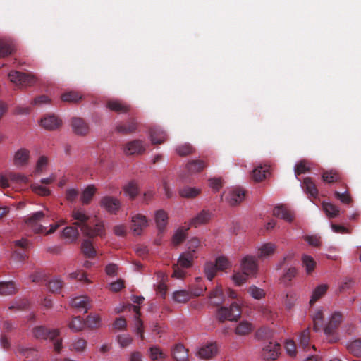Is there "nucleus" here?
<instances>
[{
  "label": "nucleus",
  "instance_id": "f257e3e1",
  "mask_svg": "<svg viewBox=\"0 0 361 361\" xmlns=\"http://www.w3.org/2000/svg\"><path fill=\"white\" fill-rule=\"evenodd\" d=\"M72 217L75 221L73 225L79 227L84 235L89 238L104 235L103 223L102 221H90V216L81 208H75L72 211Z\"/></svg>",
  "mask_w": 361,
  "mask_h": 361
},
{
  "label": "nucleus",
  "instance_id": "f8f14e48",
  "mask_svg": "<svg viewBox=\"0 0 361 361\" xmlns=\"http://www.w3.org/2000/svg\"><path fill=\"white\" fill-rule=\"evenodd\" d=\"M242 271L249 276H255L258 270V264L255 257L246 255L244 257L240 263Z\"/></svg>",
  "mask_w": 361,
  "mask_h": 361
},
{
  "label": "nucleus",
  "instance_id": "ea45409f",
  "mask_svg": "<svg viewBox=\"0 0 361 361\" xmlns=\"http://www.w3.org/2000/svg\"><path fill=\"white\" fill-rule=\"evenodd\" d=\"M298 274V269L295 267H290L286 269L281 276L282 282L288 286L290 282L294 279Z\"/></svg>",
  "mask_w": 361,
  "mask_h": 361
},
{
  "label": "nucleus",
  "instance_id": "20e7f679",
  "mask_svg": "<svg viewBox=\"0 0 361 361\" xmlns=\"http://www.w3.org/2000/svg\"><path fill=\"white\" fill-rule=\"evenodd\" d=\"M194 255L192 252H185L183 253L178 259V264L173 266V272L172 277L182 279L185 276V271L180 269L179 267L182 268H188L191 267Z\"/></svg>",
  "mask_w": 361,
  "mask_h": 361
},
{
  "label": "nucleus",
  "instance_id": "6e6d98bb",
  "mask_svg": "<svg viewBox=\"0 0 361 361\" xmlns=\"http://www.w3.org/2000/svg\"><path fill=\"white\" fill-rule=\"evenodd\" d=\"M87 341L83 338H77L75 340L71 345V350H75L77 352H83L86 349Z\"/></svg>",
  "mask_w": 361,
  "mask_h": 361
},
{
  "label": "nucleus",
  "instance_id": "7ed1b4c3",
  "mask_svg": "<svg viewBox=\"0 0 361 361\" xmlns=\"http://www.w3.org/2000/svg\"><path fill=\"white\" fill-rule=\"evenodd\" d=\"M30 242L25 239L15 240L13 242L11 259L15 262H24L28 259L26 250L29 248Z\"/></svg>",
  "mask_w": 361,
  "mask_h": 361
},
{
  "label": "nucleus",
  "instance_id": "4468645a",
  "mask_svg": "<svg viewBox=\"0 0 361 361\" xmlns=\"http://www.w3.org/2000/svg\"><path fill=\"white\" fill-rule=\"evenodd\" d=\"M273 214L287 222H293L295 219V213L288 208L286 204H279L273 209Z\"/></svg>",
  "mask_w": 361,
  "mask_h": 361
},
{
  "label": "nucleus",
  "instance_id": "473e14b6",
  "mask_svg": "<svg viewBox=\"0 0 361 361\" xmlns=\"http://www.w3.org/2000/svg\"><path fill=\"white\" fill-rule=\"evenodd\" d=\"M209 297L212 300V303L214 305L218 306L220 304H221L224 300L223 291L221 287H216L214 290H212L210 292Z\"/></svg>",
  "mask_w": 361,
  "mask_h": 361
},
{
  "label": "nucleus",
  "instance_id": "2f4dec72",
  "mask_svg": "<svg viewBox=\"0 0 361 361\" xmlns=\"http://www.w3.org/2000/svg\"><path fill=\"white\" fill-rule=\"evenodd\" d=\"M17 288L13 281L0 282V295H9L16 293Z\"/></svg>",
  "mask_w": 361,
  "mask_h": 361
},
{
  "label": "nucleus",
  "instance_id": "c85d7f7f",
  "mask_svg": "<svg viewBox=\"0 0 361 361\" xmlns=\"http://www.w3.org/2000/svg\"><path fill=\"white\" fill-rule=\"evenodd\" d=\"M15 50V45L10 39H0V58L7 56Z\"/></svg>",
  "mask_w": 361,
  "mask_h": 361
},
{
  "label": "nucleus",
  "instance_id": "c9c22d12",
  "mask_svg": "<svg viewBox=\"0 0 361 361\" xmlns=\"http://www.w3.org/2000/svg\"><path fill=\"white\" fill-rule=\"evenodd\" d=\"M302 263L307 274H311L316 267L315 260L307 255H303L302 256Z\"/></svg>",
  "mask_w": 361,
  "mask_h": 361
},
{
  "label": "nucleus",
  "instance_id": "ddd939ff",
  "mask_svg": "<svg viewBox=\"0 0 361 361\" xmlns=\"http://www.w3.org/2000/svg\"><path fill=\"white\" fill-rule=\"evenodd\" d=\"M224 196L228 203H240L245 200L244 190L239 188L226 190L224 192Z\"/></svg>",
  "mask_w": 361,
  "mask_h": 361
},
{
  "label": "nucleus",
  "instance_id": "b1692460",
  "mask_svg": "<svg viewBox=\"0 0 361 361\" xmlns=\"http://www.w3.org/2000/svg\"><path fill=\"white\" fill-rule=\"evenodd\" d=\"M211 218V213L207 212L205 210L202 211L199 213L195 217L192 218L190 223L188 224L190 226H194L197 228V226L207 224Z\"/></svg>",
  "mask_w": 361,
  "mask_h": 361
},
{
  "label": "nucleus",
  "instance_id": "de8ad7c7",
  "mask_svg": "<svg viewBox=\"0 0 361 361\" xmlns=\"http://www.w3.org/2000/svg\"><path fill=\"white\" fill-rule=\"evenodd\" d=\"M322 209L329 218H334L339 214L336 204H322Z\"/></svg>",
  "mask_w": 361,
  "mask_h": 361
},
{
  "label": "nucleus",
  "instance_id": "603ef678",
  "mask_svg": "<svg viewBox=\"0 0 361 361\" xmlns=\"http://www.w3.org/2000/svg\"><path fill=\"white\" fill-rule=\"evenodd\" d=\"M85 325L91 329H97L101 326V318L98 315H90L85 321Z\"/></svg>",
  "mask_w": 361,
  "mask_h": 361
},
{
  "label": "nucleus",
  "instance_id": "7c9ffc66",
  "mask_svg": "<svg viewBox=\"0 0 361 361\" xmlns=\"http://www.w3.org/2000/svg\"><path fill=\"white\" fill-rule=\"evenodd\" d=\"M172 354L177 361H188V350L182 344H177L173 348Z\"/></svg>",
  "mask_w": 361,
  "mask_h": 361
},
{
  "label": "nucleus",
  "instance_id": "bb28decb",
  "mask_svg": "<svg viewBox=\"0 0 361 361\" xmlns=\"http://www.w3.org/2000/svg\"><path fill=\"white\" fill-rule=\"evenodd\" d=\"M97 189L93 184L85 186L81 191L80 200L85 202H89L92 200L94 195L96 194Z\"/></svg>",
  "mask_w": 361,
  "mask_h": 361
},
{
  "label": "nucleus",
  "instance_id": "4d7b16f0",
  "mask_svg": "<svg viewBox=\"0 0 361 361\" xmlns=\"http://www.w3.org/2000/svg\"><path fill=\"white\" fill-rule=\"evenodd\" d=\"M63 282L58 278L54 279L49 282V289L52 293H58L63 287Z\"/></svg>",
  "mask_w": 361,
  "mask_h": 361
},
{
  "label": "nucleus",
  "instance_id": "0e129e2a",
  "mask_svg": "<svg viewBox=\"0 0 361 361\" xmlns=\"http://www.w3.org/2000/svg\"><path fill=\"white\" fill-rule=\"evenodd\" d=\"M322 178L327 183H332L336 181L338 178V174L336 171L331 170L329 171H325L322 174Z\"/></svg>",
  "mask_w": 361,
  "mask_h": 361
},
{
  "label": "nucleus",
  "instance_id": "5701e85b",
  "mask_svg": "<svg viewBox=\"0 0 361 361\" xmlns=\"http://www.w3.org/2000/svg\"><path fill=\"white\" fill-rule=\"evenodd\" d=\"M123 191L126 197L130 200H133L138 193L137 183L134 180L126 183L123 187Z\"/></svg>",
  "mask_w": 361,
  "mask_h": 361
},
{
  "label": "nucleus",
  "instance_id": "9d476101",
  "mask_svg": "<svg viewBox=\"0 0 361 361\" xmlns=\"http://www.w3.org/2000/svg\"><path fill=\"white\" fill-rule=\"evenodd\" d=\"M281 353V345L277 343L269 342L262 348V356L267 361L276 360Z\"/></svg>",
  "mask_w": 361,
  "mask_h": 361
},
{
  "label": "nucleus",
  "instance_id": "c756f323",
  "mask_svg": "<svg viewBox=\"0 0 361 361\" xmlns=\"http://www.w3.org/2000/svg\"><path fill=\"white\" fill-rule=\"evenodd\" d=\"M166 139V135L159 127H155L152 129L150 133V140L153 144H160Z\"/></svg>",
  "mask_w": 361,
  "mask_h": 361
},
{
  "label": "nucleus",
  "instance_id": "4c0bfd02",
  "mask_svg": "<svg viewBox=\"0 0 361 361\" xmlns=\"http://www.w3.org/2000/svg\"><path fill=\"white\" fill-rule=\"evenodd\" d=\"M30 188L33 192L39 196L46 197L51 194V190L40 182L32 183Z\"/></svg>",
  "mask_w": 361,
  "mask_h": 361
},
{
  "label": "nucleus",
  "instance_id": "2eb2a0df",
  "mask_svg": "<svg viewBox=\"0 0 361 361\" xmlns=\"http://www.w3.org/2000/svg\"><path fill=\"white\" fill-rule=\"evenodd\" d=\"M147 226V220L145 216L137 214L132 217V229L135 235H140Z\"/></svg>",
  "mask_w": 361,
  "mask_h": 361
},
{
  "label": "nucleus",
  "instance_id": "3c124183",
  "mask_svg": "<svg viewBox=\"0 0 361 361\" xmlns=\"http://www.w3.org/2000/svg\"><path fill=\"white\" fill-rule=\"evenodd\" d=\"M215 266L217 270L224 271L231 267V263L228 258L224 256L218 257L215 261Z\"/></svg>",
  "mask_w": 361,
  "mask_h": 361
},
{
  "label": "nucleus",
  "instance_id": "e433bc0d",
  "mask_svg": "<svg viewBox=\"0 0 361 361\" xmlns=\"http://www.w3.org/2000/svg\"><path fill=\"white\" fill-rule=\"evenodd\" d=\"M81 249L82 253L89 258H94L96 255V250L92 245V243L87 239L82 243Z\"/></svg>",
  "mask_w": 361,
  "mask_h": 361
},
{
  "label": "nucleus",
  "instance_id": "f3484780",
  "mask_svg": "<svg viewBox=\"0 0 361 361\" xmlns=\"http://www.w3.org/2000/svg\"><path fill=\"white\" fill-rule=\"evenodd\" d=\"M61 123V120L55 115H47L40 121L41 126L47 130H54Z\"/></svg>",
  "mask_w": 361,
  "mask_h": 361
},
{
  "label": "nucleus",
  "instance_id": "f704fd0d",
  "mask_svg": "<svg viewBox=\"0 0 361 361\" xmlns=\"http://www.w3.org/2000/svg\"><path fill=\"white\" fill-rule=\"evenodd\" d=\"M253 330L252 324L247 321H242L235 328V334L240 336L249 334Z\"/></svg>",
  "mask_w": 361,
  "mask_h": 361
},
{
  "label": "nucleus",
  "instance_id": "f03ea898",
  "mask_svg": "<svg viewBox=\"0 0 361 361\" xmlns=\"http://www.w3.org/2000/svg\"><path fill=\"white\" fill-rule=\"evenodd\" d=\"M29 177L24 173L6 171L0 173V188L5 189L11 187V184L27 183Z\"/></svg>",
  "mask_w": 361,
  "mask_h": 361
},
{
  "label": "nucleus",
  "instance_id": "a211bd4d",
  "mask_svg": "<svg viewBox=\"0 0 361 361\" xmlns=\"http://www.w3.org/2000/svg\"><path fill=\"white\" fill-rule=\"evenodd\" d=\"M71 305L73 307L83 310L85 313L87 312L88 310L91 308L90 300L85 295L73 298L71 301Z\"/></svg>",
  "mask_w": 361,
  "mask_h": 361
},
{
  "label": "nucleus",
  "instance_id": "423d86ee",
  "mask_svg": "<svg viewBox=\"0 0 361 361\" xmlns=\"http://www.w3.org/2000/svg\"><path fill=\"white\" fill-rule=\"evenodd\" d=\"M343 320V315L340 312H335L332 314L330 320L327 325L324 328V334L327 336H332L329 339L331 343H335L338 341L337 336L334 335L337 328Z\"/></svg>",
  "mask_w": 361,
  "mask_h": 361
},
{
  "label": "nucleus",
  "instance_id": "6ab92c4d",
  "mask_svg": "<svg viewBox=\"0 0 361 361\" xmlns=\"http://www.w3.org/2000/svg\"><path fill=\"white\" fill-rule=\"evenodd\" d=\"M145 145L140 140H134L128 142L124 147V152L126 154H135L142 152L145 150Z\"/></svg>",
  "mask_w": 361,
  "mask_h": 361
},
{
  "label": "nucleus",
  "instance_id": "a18cd8bd",
  "mask_svg": "<svg viewBox=\"0 0 361 361\" xmlns=\"http://www.w3.org/2000/svg\"><path fill=\"white\" fill-rule=\"evenodd\" d=\"M63 235L65 238L68 239L71 241L75 240L78 235L79 231L75 226H67L63 231Z\"/></svg>",
  "mask_w": 361,
  "mask_h": 361
},
{
  "label": "nucleus",
  "instance_id": "13d9d810",
  "mask_svg": "<svg viewBox=\"0 0 361 361\" xmlns=\"http://www.w3.org/2000/svg\"><path fill=\"white\" fill-rule=\"evenodd\" d=\"M79 190L76 185L69 187L66 189L65 195L68 201H74L78 196Z\"/></svg>",
  "mask_w": 361,
  "mask_h": 361
},
{
  "label": "nucleus",
  "instance_id": "aec40b11",
  "mask_svg": "<svg viewBox=\"0 0 361 361\" xmlns=\"http://www.w3.org/2000/svg\"><path fill=\"white\" fill-rule=\"evenodd\" d=\"M276 250L275 244L271 243H267L263 244L258 249L257 257L260 259H267L274 255Z\"/></svg>",
  "mask_w": 361,
  "mask_h": 361
},
{
  "label": "nucleus",
  "instance_id": "864d4df0",
  "mask_svg": "<svg viewBox=\"0 0 361 361\" xmlns=\"http://www.w3.org/2000/svg\"><path fill=\"white\" fill-rule=\"evenodd\" d=\"M217 269L213 262H207L204 266V273L209 281L212 279L216 276Z\"/></svg>",
  "mask_w": 361,
  "mask_h": 361
},
{
  "label": "nucleus",
  "instance_id": "052dcab7",
  "mask_svg": "<svg viewBox=\"0 0 361 361\" xmlns=\"http://www.w3.org/2000/svg\"><path fill=\"white\" fill-rule=\"evenodd\" d=\"M116 340L121 348L128 347L133 341L132 337L128 334H120L117 336Z\"/></svg>",
  "mask_w": 361,
  "mask_h": 361
},
{
  "label": "nucleus",
  "instance_id": "09e8293b",
  "mask_svg": "<svg viewBox=\"0 0 361 361\" xmlns=\"http://www.w3.org/2000/svg\"><path fill=\"white\" fill-rule=\"evenodd\" d=\"M200 189L197 188L185 187L180 190V195L183 197H194L200 192Z\"/></svg>",
  "mask_w": 361,
  "mask_h": 361
},
{
  "label": "nucleus",
  "instance_id": "49530a36",
  "mask_svg": "<svg viewBox=\"0 0 361 361\" xmlns=\"http://www.w3.org/2000/svg\"><path fill=\"white\" fill-rule=\"evenodd\" d=\"M310 164L305 160L297 162L294 166V173L297 177L301 173H304L310 169Z\"/></svg>",
  "mask_w": 361,
  "mask_h": 361
},
{
  "label": "nucleus",
  "instance_id": "6e6552de",
  "mask_svg": "<svg viewBox=\"0 0 361 361\" xmlns=\"http://www.w3.org/2000/svg\"><path fill=\"white\" fill-rule=\"evenodd\" d=\"M46 216L43 212H37L32 216L25 219V224L29 226L35 233H42L46 231V227L40 224L42 219Z\"/></svg>",
  "mask_w": 361,
  "mask_h": 361
},
{
  "label": "nucleus",
  "instance_id": "72a5a7b5",
  "mask_svg": "<svg viewBox=\"0 0 361 361\" xmlns=\"http://www.w3.org/2000/svg\"><path fill=\"white\" fill-rule=\"evenodd\" d=\"M47 158L45 156H40L36 162L33 173L35 175H41L47 171Z\"/></svg>",
  "mask_w": 361,
  "mask_h": 361
},
{
  "label": "nucleus",
  "instance_id": "e2e57ef3",
  "mask_svg": "<svg viewBox=\"0 0 361 361\" xmlns=\"http://www.w3.org/2000/svg\"><path fill=\"white\" fill-rule=\"evenodd\" d=\"M200 240L198 238L192 237L187 243V247L188 249V252H192V253L194 255L196 249L200 246Z\"/></svg>",
  "mask_w": 361,
  "mask_h": 361
},
{
  "label": "nucleus",
  "instance_id": "a878e982",
  "mask_svg": "<svg viewBox=\"0 0 361 361\" xmlns=\"http://www.w3.org/2000/svg\"><path fill=\"white\" fill-rule=\"evenodd\" d=\"M72 128L73 132L79 135H85L88 131L87 125L80 118H75L73 119Z\"/></svg>",
  "mask_w": 361,
  "mask_h": 361
},
{
  "label": "nucleus",
  "instance_id": "79ce46f5",
  "mask_svg": "<svg viewBox=\"0 0 361 361\" xmlns=\"http://www.w3.org/2000/svg\"><path fill=\"white\" fill-rule=\"evenodd\" d=\"M107 106L110 110L119 113L126 112L128 109V105L118 100L109 101L107 103Z\"/></svg>",
  "mask_w": 361,
  "mask_h": 361
},
{
  "label": "nucleus",
  "instance_id": "8fccbe9b",
  "mask_svg": "<svg viewBox=\"0 0 361 361\" xmlns=\"http://www.w3.org/2000/svg\"><path fill=\"white\" fill-rule=\"evenodd\" d=\"M190 294L186 290H178L173 293V300L179 303H185L190 300Z\"/></svg>",
  "mask_w": 361,
  "mask_h": 361
},
{
  "label": "nucleus",
  "instance_id": "393cba45",
  "mask_svg": "<svg viewBox=\"0 0 361 361\" xmlns=\"http://www.w3.org/2000/svg\"><path fill=\"white\" fill-rule=\"evenodd\" d=\"M300 185L305 192L310 197H316L317 196V189L311 178H305L303 182L300 183Z\"/></svg>",
  "mask_w": 361,
  "mask_h": 361
},
{
  "label": "nucleus",
  "instance_id": "39448f33",
  "mask_svg": "<svg viewBox=\"0 0 361 361\" xmlns=\"http://www.w3.org/2000/svg\"><path fill=\"white\" fill-rule=\"evenodd\" d=\"M241 315L240 306L233 302L229 307H221L217 312V319L220 322H224L228 319L230 321L237 320Z\"/></svg>",
  "mask_w": 361,
  "mask_h": 361
},
{
  "label": "nucleus",
  "instance_id": "412c9836",
  "mask_svg": "<svg viewBox=\"0 0 361 361\" xmlns=\"http://www.w3.org/2000/svg\"><path fill=\"white\" fill-rule=\"evenodd\" d=\"M217 353V347L216 343H209L202 346L199 352V356L202 359H210Z\"/></svg>",
  "mask_w": 361,
  "mask_h": 361
},
{
  "label": "nucleus",
  "instance_id": "0eeeda50",
  "mask_svg": "<svg viewBox=\"0 0 361 361\" xmlns=\"http://www.w3.org/2000/svg\"><path fill=\"white\" fill-rule=\"evenodd\" d=\"M10 81L18 87L28 86L36 82V78L30 74H25L19 71H11L8 75Z\"/></svg>",
  "mask_w": 361,
  "mask_h": 361
},
{
  "label": "nucleus",
  "instance_id": "774afa93",
  "mask_svg": "<svg viewBox=\"0 0 361 361\" xmlns=\"http://www.w3.org/2000/svg\"><path fill=\"white\" fill-rule=\"evenodd\" d=\"M176 151L178 154L184 156L191 153L192 152V147L189 144H184L177 147Z\"/></svg>",
  "mask_w": 361,
  "mask_h": 361
},
{
  "label": "nucleus",
  "instance_id": "338daca9",
  "mask_svg": "<svg viewBox=\"0 0 361 361\" xmlns=\"http://www.w3.org/2000/svg\"><path fill=\"white\" fill-rule=\"evenodd\" d=\"M61 99L63 101L72 102H78L80 99V97L76 92H69L62 94Z\"/></svg>",
  "mask_w": 361,
  "mask_h": 361
},
{
  "label": "nucleus",
  "instance_id": "cd10ccee",
  "mask_svg": "<svg viewBox=\"0 0 361 361\" xmlns=\"http://www.w3.org/2000/svg\"><path fill=\"white\" fill-rule=\"evenodd\" d=\"M269 174V166L264 165H259L252 171V178L255 181H261Z\"/></svg>",
  "mask_w": 361,
  "mask_h": 361
},
{
  "label": "nucleus",
  "instance_id": "58836bf2",
  "mask_svg": "<svg viewBox=\"0 0 361 361\" xmlns=\"http://www.w3.org/2000/svg\"><path fill=\"white\" fill-rule=\"evenodd\" d=\"M328 286L326 284H321L316 287L312 293V295L310 300V304L312 305L317 300L321 298L327 291Z\"/></svg>",
  "mask_w": 361,
  "mask_h": 361
},
{
  "label": "nucleus",
  "instance_id": "a19ab883",
  "mask_svg": "<svg viewBox=\"0 0 361 361\" xmlns=\"http://www.w3.org/2000/svg\"><path fill=\"white\" fill-rule=\"evenodd\" d=\"M346 348L350 353L355 357H361V339H356L349 343Z\"/></svg>",
  "mask_w": 361,
  "mask_h": 361
},
{
  "label": "nucleus",
  "instance_id": "dca6fc26",
  "mask_svg": "<svg viewBox=\"0 0 361 361\" xmlns=\"http://www.w3.org/2000/svg\"><path fill=\"white\" fill-rule=\"evenodd\" d=\"M190 225L185 223L184 226H180L175 232L172 237V243L177 246L180 245L186 238L188 231L190 229Z\"/></svg>",
  "mask_w": 361,
  "mask_h": 361
},
{
  "label": "nucleus",
  "instance_id": "4be33fe9",
  "mask_svg": "<svg viewBox=\"0 0 361 361\" xmlns=\"http://www.w3.org/2000/svg\"><path fill=\"white\" fill-rule=\"evenodd\" d=\"M168 219V214L164 210L159 209L157 211L155 214V221L159 233H162L165 231Z\"/></svg>",
  "mask_w": 361,
  "mask_h": 361
},
{
  "label": "nucleus",
  "instance_id": "69168bd1",
  "mask_svg": "<svg viewBox=\"0 0 361 361\" xmlns=\"http://www.w3.org/2000/svg\"><path fill=\"white\" fill-rule=\"evenodd\" d=\"M248 276V274H246L243 271L242 273H234L232 278L236 285L240 286L246 282Z\"/></svg>",
  "mask_w": 361,
  "mask_h": 361
},
{
  "label": "nucleus",
  "instance_id": "5fc2aeb1",
  "mask_svg": "<svg viewBox=\"0 0 361 361\" xmlns=\"http://www.w3.org/2000/svg\"><path fill=\"white\" fill-rule=\"evenodd\" d=\"M149 356L152 361H158L165 358L162 350L157 346H152L149 348Z\"/></svg>",
  "mask_w": 361,
  "mask_h": 361
},
{
  "label": "nucleus",
  "instance_id": "37998d69",
  "mask_svg": "<svg viewBox=\"0 0 361 361\" xmlns=\"http://www.w3.org/2000/svg\"><path fill=\"white\" fill-rule=\"evenodd\" d=\"M85 326V322L80 316L73 317L68 324L70 329L75 332L82 331Z\"/></svg>",
  "mask_w": 361,
  "mask_h": 361
},
{
  "label": "nucleus",
  "instance_id": "c03bdc74",
  "mask_svg": "<svg viewBox=\"0 0 361 361\" xmlns=\"http://www.w3.org/2000/svg\"><path fill=\"white\" fill-rule=\"evenodd\" d=\"M310 331L309 328L302 331L299 336L300 347L304 350L310 347Z\"/></svg>",
  "mask_w": 361,
  "mask_h": 361
},
{
  "label": "nucleus",
  "instance_id": "bf43d9fd",
  "mask_svg": "<svg viewBox=\"0 0 361 361\" xmlns=\"http://www.w3.org/2000/svg\"><path fill=\"white\" fill-rule=\"evenodd\" d=\"M205 167L204 161L197 160L190 162L188 164V169L190 172H198L202 170Z\"/></svg>",
  "mask_w": 361,
  "mask_h": 361
},
{
  "label": "nucleus",
  "instance_id": "1a4fd4ad",
  "mask_svg": "<svg viewBox=\"0 0 361 361\" xmlns=\"http://www.w3.org/2000/svg\"><path fill=\"white\" fill-rule=\"evenodd\" d=\"M30 151L26 148L17 149L13 155V164L18 169L26 167L30 162Z\"/></svg>",
  "mask_w": 361,
  "mask_h": 361
},
{
  "label": "nucleus",
  "instance_id": "680f3d73",
  "mask_svg": "<svg viewBox=\"0 0 361 361\" xmlns=\"http://www.w3.org/2000/svg\"><path fill=\"white\" fill-rule=\"evenodd\" d=\"M248 293L253 297L255 299L259 300L264 297L265 293L263 289H261L255 286H252L250 287L248 290Z\"/></svg>",
  "mask_w": 361,
  "mask_h": 361
},
{
  "label": "nucleus",
  "instance_id": "9b49d317",
  "mask_svg": "<svg viewBox=\"0 0 361 361\" xmlns=\"http://www.w3.org/2000/svg\"><path fill=\"white\" fill-rule=\"evenodd\" d=\"M32 334L37 339H50L54 341L59 335L58 329H48L44 326H37L33 328Z\"/></svg>",
  "mask_w": 361,
  "mask_h": 361
}]
</instances>
